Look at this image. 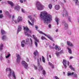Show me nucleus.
Segmentation results:
<instances>
[{
  "label": "nucleus",
  "instance_id": "1",
  "mask_svg": "<svg viewBox=\"0 0 79 79\" xmlns=\"http://www.w3.org/2000/svg\"><path fill=\"white\" fill-rule=\"evenodd\" d=\"M41 20H43L44 24H48V22H50L52 20V17L50 14L47 15L45 12H42L40 15Z\"/></svg>",
  "mask_w": 79,
  "mask_h": 79
},
{
  "label": "nucleus",
  "instance_id": "2",
  "mask_svg": "<svg viewBox=\"0 0 79 79\" xmlns=\"http://www.w3.org/2000/svg\"><path fill=\"white\" fill-rule=\"evenodd\" d=\"M24 29V33L26 35H27L28 37L31 36V35L29 34V33H31V31L29 30V28L27 27H23Z\"/></svg>",
  "mask_w": 79,
  "mask_h": 79
},
{
  "label": "nucleus",
  "instance_id": "3",
  "mask_svg": "<svg viewBox=\"0 0 79 79\" xmlns=\"http://www.w3.org/2000/svg\"><path fill=\"white\" fill-rule=\"evenodd\" d=\"M36 5L38 10H43L44 7V6L40 4L39 2H37Z\"/></svg>",
  "mask_w": 79,
  "mask_h": 79
},
{
  "label": "nucleus",
  "instance_id": "4",
  "mask_svg": "<svg viewBox=\"0 0 79 79\" xmlns=\"http://www.w3.org/2000/svg\"><path fill=\"white\" fill-rule=\"evenodd\" d=\"M40 59V60H39ZM42 61V59L41 58V57H40L39 59V58H38L37 59V62L38 64V67H39V70L40 71H42L43 69V67L41 65H40V61Z\"/></svg>",
  "mask_w": 79,
  "mask_h": 79
},
{
  "label": "nucleus",
  "instance_id": "5",
  "mask_svg": "<svg viewBox=\"0 0 79 79\" xmlns=\"http://www.w3.org/2000/svg\"><path fill=\"white\" fill-rule=\"evenodd\" d=\"M33 37L35 40V44L36 47H37L38 44L37 43H39V40L37 39V37H35V35H32Z\"/></svg>",
  "mask_w": 79,
  "mask_h": 79
},
{
  "label": "nucleus",
  "instance_id": "6",
  "mask_svg": "<svg viewBox=\"0 0 79 79\" xmlns=\"http://www.w3.org/2000/svg\"><path fill=\"white\" fill-rule=\"evenodd\" d=\"M20 9H21V7L18 4H17L14 7V10H16L17 11H19Z\"/></svg>",
  "mask_w": 79,
  "mask_h": 79
},
{
  "label": "nucleus",
  "instance_id": "7",
  "mask_svg": "<svg viewBox=\"0 0 79 79\" xmlns=\"http://www.w3.org/2000/svg\"><path fill=\"white\" fill-rule=\"evenodd\" d=\"M22 64L23 66H24L25 69H27V67H28V65H27V63L25 61H22Z\"/></svg>",
  "mask_w": 79,
  "mask_h": 79
},
{
  "label": "nucleus",
  "instance_id": "8",
  "mask_svg": "<svg viewBox=\"0 0 79 79\" xmlns=\"http://www.w3.org/2000/svg\"><path fill=\"white\" fill-rule=\"evenodd\" d=\"M63 8L64 9L63 10V17H64V15H65L66 16H68V12H67V11H66L65 10V8H64L63 7Z\"/></svg>",
  "mask_w": 79,
  "mask_h": 79
},
{
  "label": "nucleus",
  "instance_id": "9",
  "mask_svg": "<svg viewBox=\"0 0 79 79\" xmlns=\"http://www.w3.org/2000/svg\"><path fill=\"white\" fill-rule=\"evenodd\" d=\"M17 57V62L18 63H20V60H21V58L20 57V56L18 54L16 56Z\"/></svg>",
  "mask_w": 79,
  "mask_h": 79
},
{
  "label": "nucleus",
  "instance_id": "10",
  "mask_svg": "<svg viewBox=\"0 0 79 79\" xmlns=\"http://www.w3.org/2000/svg\"><path fill=\"white\" fill-rule=\"evenodd\" d=\"M22 29V27L21 25H19L17 29V34H19V32H20V31H21Z\"/></svg>",
  "mask_w": 79,
  "mask_h": 79
},
{
  "label": "nucleus",
  "instance_id": "11",
  "mask_svg": "<svg viewBox=\"0 0 79 79\" xmlns=\"http://www.w3.org/2000/svg\"><path fill=\"white\" fill-rule=\"evenodd\" d=\"M62 63L63 65L64 66L65 68H67V66H66V63H67V61L65 59H64Z\"/></svg>",
  "mask_w": 79,
  "mask_h": 79
},
{
  "label": "nucleus",
  "instance_id": "12",
  "mask_svg": "<svg viewBox=\"0 0 79 79\" xmlns=\"http://www.w3.org/2000/svg\"><path fill=\"white\" fill-rule=\"evenodd\" d=\"M63 23L64 24V27L66 29H68V24L66 23L65 21H63Z\"/></svg>",
  "mask_w": 79,
  "mask_h": 79
},
{
  "label": "nucleus",
  "instance_id": "13",
  "mask_svg": "<svg viewBox=\"0 0 79 79\" xmlns=\"http://www.w3.org/2000/svg\"><path fill=\"white\" fill-rule=\"evenodd\" d=\"M67 44L68 45V46H70V47H73V45L72 44V43L70 42L69 41H67Z\"/></svg>",
  "mask_w": 79,
  "mask_h": 79
},
{
  "label": "nucleus",
  "instance_id": "14",
  "mask_svg": "<svg viewBox=\"0 0 79 79\" xmlns=\"http://www.w3.org/2000/svg\"><path fill=\"white\" fill-rule=\"evenodd\" d=\"M34 58H35V59H36V57H35V56H37V55H38V56H39V55H38V51L37 50H36L34 52Z\"/></svg>",
  "mask_w": 79,
  "mask_h": 79
},
{
  "label": "nucleus",
  "instance_id": "15",
  "mask_svg": "<svg viewBox=\"0 0 79 79\" xmlns=\"http://www.w3.org/2000/svg\"><path fill=\"white\" fill-rule=\"evenodd\" d=\"M24 44H26V42L24 40H23V41H22L21 43V45L22 47H24Z\"/></svg>",
  "mask_w": 79,
  "mask_h": 79
},
{
  "label": "nucleus",
  "instance_id": "16",
  "mask_svg": "<svg viewBox=\"0 0 79 79\" xmlns=\"http://www.w3.org/2000/svg\"><path fill=\"white\" fill-rule=\"evenodd\" d=\"M7 3L8 4H9L11 6H14V3L13 2L11 1H7Z\"/></svg>",
  "mask_w": 79,
  "mask_h": 79
},
{
  "label": "nucleus",
  "instance_id": "17",
  "mask_svg": "<svg viewBox=\"0 0 79 79\" xmlns=\"http://www.w3.org/2000/svg\"><path fill=\"white\" fill-rule=\"evenodd\" d=\"M55 8L56 10H58L60 8V6L59 5H56L55 6Z\"/></svg>",
  "mask_w": 79,
  "mask_h": 79
},
{
  "label": "nucleus",
  "instance_id": "18",
  "mask_svg": "<svg viewBox=\"0 0 79 79\" xmlns=\"http://www.w3.org/2000/svg\"><path fill=\"white\" fill-rule=\"evenodd\" d=\"M54 48L58 51H59L60 50H61V48H60V47H58V46L56 45H55Z\"/></svg>",
  "mask_w": 79,
  "mask_h": 79
},
{
  "label": "nucleus",
  "instance_id": "19",
  "mask_svg": "<svg viewBox=\"0 0 79 79\" xmlns=\"http://www.w3.org/2000/svg\"><path fill=\"white\" fill-rule=\"evenodd\" d=\"M23 20V18L19 16L18 17L17 21L18 23H19L20 21H21Z\"/></svg>",
  "mask_w": 79,
  "mask_h": 79
},
{
  "label": "nucleus",
  "instance_id": "20",
  "mask_svg": "<svg viewBox=\"0 0 79 79\" xmlns=\"http://www.w3.org/2000/svg\"><path fill=\"white\" fill-rule=\"evenodd\" d=\"M28 18L30 19V20L31 21L32 23H34V20L32 19V17H31V15H29L28 16Z\"/></svg>",
  "mask_w": 79,
  "mask_h": 79
},
{
  "label": "nucleus",
  "instance_id": "21",
  "mask_svg": "<svg viewBox=\"0 0 79 79\" xmlns=\"http://www.w3.org/2000/svg\"><path fill=\"white\" fill-rule=\"evenodd\" d=\"M8 71H10V73L8 75V77H10L11 76V73H12V72L11 71V69L10 68H8Z\"/></svg>",
  "mask_w": 79,
  "mask_h": 79
},
{
  "label": "nucleus",
  "instance_id": "22",
  "mask_svg": "<svg viewBox=\"0 0 79 79\" xmlns=\"http://www.w3.org/2000/svg\"><path fill=\"white\" fill-rule=\"evenodd\" d=\"M46 36H47V37H48V39H50L51 40H52V41H53V38L52 37H51V36L49 35H47Z\"/></svg>",
  "mask_w": 79,
  "mask_h": 79
},
{
  "label": "nucleus",
  "instance_id": "23",
  "mask_svg": "<svg viewBox=\"0 0 79 79\" xmlns=\"http://www.w3.org/2000/svg\"><path fill=\"white\" fill-rule=\"evenodd\" d=\"M74 72L71 73H68V76H73L74 75Z\"/></svg>",
  "mask_w": 79,
  "mask_h": 79
},
{
  "label": "nucleus",
  "instance_id": "24",
  "mask_svg": "<svg viewBox=\"0 0 79 79\" xmlns=\"http://www.w3.org/2000/svg\"><path fill=\"white\" fill-rule=\"evenodd\" d=\"M67 48L69 51V52L70 54H71L72 53V51H71V49L70 48H69V47H67Z\"/></svg>",
  "mask_w": 79,
  "mask_h": 79
},
{
  "label": "nucleus",
  "instance_id": "25",
  "mask_svg": "<svg viewBox=\"0 0 79 79\" xmlns=\"http://www.w3.org/2000/svg\"><path fill=\"white\" fill-rule=\"evenodd\" d=\"M1 33L2 35H3L4 34H6V32L5 31L3 30H2L1 31Z\"/></svg>",
  "mask_w": 79,
  "mask_h": 79
},
{
  "label": "nucleus",
  "instance_id": "26",
  "mask_svg": "<svg viewBox=\"0 0 79 79\" xmlns=\"http://www.w3.org/2000/svg\"><path fill=\"white\" fill-rule=\"evenodd\" d=\"M69 68L71 69V70L74 71L75 70L74 68H73V66H72V65H70L69 66Z\"/></svg>",
  "mask_w": 79,
  "mask_h": 79
},
{
  "label": "nucleus",
  "instance_id": "27",
  "mask_svg": "<svg viewBox=\"0 0 79 79\" xmlns=\"http://www.w3.org/2000/svg\"><path fill=\"white\" fill-rule=\"evenodd\" d=\"M3 45L2 44H1L0 46V51H2L3 50Z\"/></svg>",
  "mask_w": 79,
  "mask_h": 79
},
{
  "label": "nucleus",
  "instance_id": "28",
  "mask_svg": "<svg viewBox=\"0 0 79 79\" xmlns=\"http://www.w3.org/2000/svg\"><path fill=\"white\" fill-rule=\"evenodd\" d=\"M12 76L14 78V79H16V76L15 75V72H14V71H12Z\"/></svg>",
  "mask_w": 79,
  "mask_h": 79
},
{
  "label": "nucleus",
  "instance_id": "29",
  "mask_svg": "<svg viewBox=\"0 0 79 79\" xmlns=\"http://www.w3.org/2000/svg\"><path fill=\"white\" fill-rule=\"evenodd\" d=\"M6 38V35H3L2 37V40H5Z\"/></svg>",
  "mask_w": 79,
  "mask_h": 79
},
{
  "label": "nucleus",
  "instance_id": "30",
  "mask_svg": "<svg viewBox=\"0 0 79 79\" xmlns=\"http://www.w3.org/2000/svg\"><path fill=\"white\" fill-rule=\"evenodd\" d=\"M67 33L69 35H71L72 32L70 30H68L67 31Z\"/></svg>",
  "mask_w": 79,
  "mask_h": 79
},
{
  "label": "nucleus",
  "instance_id": "31",
  "mask_svg": "<svg viewBox=\"0 0 79 79\" xmlns=\"http://www.w3.org/2000/svg\"><path fill=\"white\" fill-rule=\"evenodd\" d=\"M26 44H29V39L27 38L26 39Z\"/></svg>",
  "mask_w": 79,
  "mask_h": 79
},
{
  "label": "nucleus",
  "instance_id": "32",
  "mask_svg": "<svg viewBox=\"0 0 79 79\" xmlns=\"http://www.w3.org/2000/svg\"><path fill=\"white\" fill-rule=\"evenodd\" d=\"M39 33H40V34H43L44 35H45V36H47V34L44 33H43V32H42V31H39Z\"/></svg>",
  "mask_w": 79,
  "mask_h": 79
},
{
  "label": "nucleus",
  "instance_id": "33",
  "mask_svg": "<svg viewBox=\"0 0 79 79\" xmlns=\"http://www.w3.org/2000/svg\"><path fill=\"white\" fill-rule=\"evenodd\" d=\"M73 1H75V4L76 5H79V1H78V0H73Z\"/></svg>",
  "mask_w": 79,
  "mask_h": 79
},
{
  "label": "nucleus",
  "instance_id": "34",
  "mask_svg": "<svg viewBox=\"0 0 79 79\" xmlns=\"http://www.w3.org/2000/svg\"><path fill=\"white\" fill-rule=\"evenodd\" d=\"M42 60L43 63H45V57L44 56H42Z\"/></svg>",
  "mask_w": 79,
  "mask_h": 79
},
{
  "label": "nucleus",
  "instance_id": "35",
  "mask_svg": "<svg viewBox=\"0 0 79 79\" xmlns=\"http://www.w3.org/2000/svg\"><path fill=\"white\" fill-rule=\"evenodd\" d=\"M60 52H56V54L57 57H58V56H60Z\"/></svg>",
  "mask_w": 79,
  "mask_h": 79
},
{
  "label": "nucleus",
  "instance_id": "36",
  "mask_svg": "<svg viewBox=\"0 0 79 79\" xmlns=\"http://www.w3.org/2000/svg\"><path fill=\"white\" fill-rule=\"evenodd\" d=\"M56 21L57 23V25H58L59 22H58V18H56Z\"/></svg>",
  "mask_w": 79,
  "mask_h": 79
},
{
  "label": "nucleus",
  "instance_id": "37",
  "mask_svg": "<svg viewBox=\"0 0 79 79\" xmlns=\"http://www.w3.org/2000/svg\"><path fill=\"white\" fill-rule=\"evenodd\" d=\"M28 22L30 25H31V26H34V24L31 23L29 20L28 21Z\"/></svg>",
  "mask_w": 79,
  "mask_h": 79
},
{
  "label": "nucleus",
  "instance_id": "38",
  "mask_svg": "<svg viewBox=\"0 0 79 79\" xmlns=\"http://www.w3.org/2000/svg\"><path fill=\"white\" fill-rule=\"evenodd\" d=\"M48 8L49 9H52V5L51 4H49L48 5Z\"/></svg>",
  "mask_w": 79,
  "mask_h": 79
},
{
  "label": "nucleus",
  "instance_id": "39",
  "mask_svg": "<svg viewBox=\"0 0 79 79\" xmlns=\"http://www.w3.org/2000/svg\"><path fill=\"white\" fill-rule=\"evenodd\" d=\"M41 39L42 40H44L45 39H47L45 38V37H44V36H41Z\"/></svg>",
  "mask_w": 79,
  "mask_h": 79
},
{
  "label": "nucleus",
  "instance_id": "40",
  "mask_svg": "<svg viewBox=\"0 0 79 79\" xmlns=\"http://www.w3.org/2000/svg\"><path fill=\"white\" fill-rule=\"evenodd\" d=\"M73 75L74 77H77V75L76 73H74Z\"/></svg>",
  "mask_w": 79,
  "mask_h": 79
},
{
  "label": "nucleus",
  "instance_id": "41",
  "mask_svg": "<svg viewBox=\"0 0 79 79\" xmlns=\"http://www.w3.org/2000/svg\"><path fill=\"white\" fill-rule=\"evenodd\" d=\"M5 15H9V12L7 11L5 12Z\"/></svg>",
  "mask_w": 79,
  "mask_h": 79
},
{
  "label": "nucleus",
  "instance_id": "42",
  "mask_svg": "<svg viewBox=\"0 0 79 79\" xmlns=\"http://www.w3.org/2000/svg\"><path fill=\"white\" fill-rule=\"evenodd\" d=\"M46 74V73L45 72V70H43V75H45Z\"/></svg>",
  "mask_w": 79,
  "mask_h": 79
},
{
  "label": "nucleus",
  "instance_id": "43",
  "mask_svg": "<svg viewBox=\"0 0 79 79\" xmlns=\"http://www.w3.org/2000/svg\"><path fill=\"white\" fill-rule=\"evenodd\" d=\"M3 17V14H0V19L2 18Z\"/></svg>",
  "mask_w": 79,
  "mask_h": 79
},
{
  "label": "nucleus",
  "instance_id": "44",
  "mask_svg": "<svg viewBox=\"0 0 79 79\" xmlns=\"http://www.w3.org/2000/svg\"><path fill=\"white\" fill-rule=\"evenodd\" d=\"M10 54H9L8 55H7V56H6V58H9V57L10 56Z\"/></svg>",
  "mask_w": 79,
  "mask_h": 79
},
{
  "label": "nucleus",
  "instance_id": "45",
  "mask_svg": "<svg viewBox=\"0 0 79 79\" xmlns=\"http://www.w3.org/2000/svg\"><path fill=\"white\" fill-rule=\"evenodd\" d=\"M30 40L31 42V45H32V43H33L32 42V39L31 38H30Z\"/></svg>",
  "mask_w": 79,
  "mask_h": 79
},
{
  "label": "nucleus",
  "instance_id": "46",
  "mask_svg": "<svg viewBox=\"0 0 79 79\" xmlns=\"http://www.w3.org/2000/svg\"><path fill=\"white\" fill-rule=\"evenodd\" d=\"M0 59L1 60H3V57H2V55L0 56Z\"/></svg>",
  "mask_w": 79,
  "mask_h": 79
},
{
  "label": "nucleus",
  "instance_id": "47",
  "mask_svg": "<svg viewBox=\"0 0 79 79\" xmlns=\"http://www.w3.org/2000/svg\"><path fill=\"white\" fill-rule=\"evenodd\" d=\"M51 26H52V25H51V24H49L48 26V27L50 29H51Z\"/></svg>",
  "mask_w": 79,
  "mask_h": 79
},
{
  "label": "nucleus",
  "instance_id": "48",
  "mask_svg": "<svg viewBox=\"0 0 79 79\" xmlns=\"http://www.w3.org/2000/svg\"><path fill=\"white\" fill-rule=\"evenodd\" d=\"M49 48H52V49H54V48L52 46H50Z\"/></svg>",
  "mask_w": 79,
  "mask_h": 79
},
{
  "label": "nucleus",
  "instance_id": "49",
  "mask_svg": "<svg viewBox=\"0 0 79 79\" xmlns=\"http://www.w3.org/2000/svg\"><path fill=\"white\" fill-rule=\"evenodd\" d=\"M35 28H36V30H37V29H38V26H37L35 25Z\"/></svg>",
  "mask_w": 79,
  "mask_h": 79
},
{
  "label": "nucleus",
  "instance_id": "50",
  "mask_svg": "<svg viewBox=\"0 0 79 79\" xmlns=\"http://www.w3.org/2000/svg\"><path fill=\"white\" fill-rule=\"evenodd\" d=\"M34 68L35 69H37V66H35V65H34Z\"/></svg>",
  "mask_w": 79,
  "mask_h": 79
},
{
  "label": "nucleus",
  "instance_id": "51",
  "mask_svg": "<svg viewBox=\"0 0 79 79\" xmlns=\"http://www.w3.org/2000/svg\"><path fill=\"white\" fill-rule=\"evenodd\" d=\"M48 63H49V65H50V66H52V65L53 64L52 63H51L50 62H49Z\"/></svg>",
  "mask_w": 79,
  "mask_h": 79
},
{
  "label": "nucleus",
  "instance_id": "52",
  "mask_svg": "<svg viewBox=\"0 0 79 79\" xmlns=\"http://www.w3.org/2000/svg\"><path fill=\"white\" fill-rule=\"evenodd\" d=\"M21 11L23 12V13H24V9L22 8L21 9Z\"/></svg>",
  "mask_w": 79,
  "mask_h": 79
},
{
  "label": "nucleus",
  "instance_id": "53",
  "mask_svg": "<svg viewBox=\"0 0 79 79\" xmlns=\"http://www.w3.org/2000/svg\"><path fill=\"white\" fill-rule=\"evenodd\" d=\"M20 3H23V0H20Z\"/></svg>",
  "mask_w": 79,
  "mask_h": 79
},
{
  "label": "nucleus",
  "instance_id": "54",
  "mask_svg": "<svg viewBox=\"0 0 79 79\" xmlns=\"http://www.w3.org/2000/svg\"><path fill=\"white\" fill-rule=\"evenodd\" d=\"M51 66L52 68H54V65H53V64H52V65H51Z\"/></svg>",
  "mask_w": 79,
  "mask_h": 79
},
{
  "label": "nucleus",
  "instance_id": "55",
  "mask_svg": "<svg viewBox=\"0 0 79 79\" xmlns=\"http://www.w3.org/2000/svg\"><path fill=\"white\" fill-rule=\"evenodd\" d=\"M63 53V51H61L60 52H59V53L60 54H61V53Z\"/></svg>",
  "mask_w": 79,
  "mask_h": 79
},
{
  "label": "nucleus",
  "instance_id": "56",
  "mask_svg": "<svg viewBox=\"0 0 79 79\" xmlns=\"http://www.w3.org/2000/svg\"><path fill=\"white\" fill-rule=\"evenodd\" d=\"M55 77L56 79H59V78L57 76Z\"/></svg>",
  "mask_w": 79,
  "mask_h": 79
},
{
  "label": "nucleus",
  "instance_id": "57",
  "mask_svg": "<svg viewBox=\"0 0 79 79\" xmlns=\"http://www.w3.org/2000/svg\"><path fill=\"white\" fill-rule=\"evenodd\" d=\"M12 21H14L15 23H17V22L16 21H15L14 20H12Z\"/></svg>",
  "mask_w": 79,
  "mask_h": 79
},
{
  "label": "nucleus",
  "instance_id": "58",
  "mask_svg": "<svg viewBox=\"0 0 79 79\" xmlns=\"http://www.w3.org/2000/svg\"><path fill=\"white\" fill-rule=\"evenodd\" d=\"M69 21L70 22H71V18H69Z\"/></svg>",
  "mask_w": 79,
  "mask_h": 79
},
{
  "label": "nucleus",
  "instance_id": "59",
  "mask_svg": "<svg viewBox=\"0 0 79 79\" xmlns=\"http://www.w3.org/2000/svg\"><path fill=\"white\" fill-rule=\"evenodd\" d=\"M27 61L28 62H29V59L28 58H27Z\"/></svg>",
  "mask_w": 79,
  "mask_h": 79
},
{
  "label": "nucleus",
  "instance_id": "60",
  "mask_svg": "<svg viewBox=\"0 0 79 79\" xmlns=\"http://www.w3.org/2000/svg\"><path fill=\"white\" fill-rule=\"evenodd\" d=\"M8 15L9 17V18H11V15H10L9 14Z\"/></svg>",
  "mask_w": 79,
  "mask_h": 79
},
{
  "label": "nucleus",
  "instance_id": "61",
  "mask_svg": "<svg viewBox=\"0 0 79 79\" xmlns=\"http://www.w3.org/2000/svg\"><path fill=\"white\" fill-rule=\"evenodd\" d=\"M67 64L68 66H69V61H67Z\"/></svg>",
  "mask_w": 79,
  "mask_h": 79
},
{
  "label": "nucleus",
  "instance_id": "62",
  "mask_svg": "<svg viewBox=\"0 0 79 79\" xmlns=\"http://www.w3.org/2000/svg\"><path fill=\"white\" fill-rule=\"evenodd\" d=\"M56 32H58V29H56Z\"/></svg>",
  "mask_w": 79,
  "mask_h": 79
},
{
  "label": "nucleus",
  "instance_id": "63",
  "mask_svg": "<svg viewBox=\"0 0 79 79\" xmlns=\"http://www.w3.org/2000/svg\"><path fill=\"white\" fill-rule=\"evenodd\" d=\"M14 18H15V16H14V15H13L12 16V19H13L12 20H13V19H14Z\"/></svg>",
  "mask_w": 79,
  "mask_h": 79
},
{
  "label": "nucleus",
  "instance_id": "64",
  "mask_svg": "<svg viewBox=\"0 0 79 79\" xmlns=\"http://www.w3.org/2000/svg\"><path fill=\"white\" fill-rule=\"evenodd\" d=\"M77 21H78V23H79V19H77Z\"/></svg>",
  "mask_w": 79,
  "mask_h": 79
}]
</instances>
